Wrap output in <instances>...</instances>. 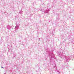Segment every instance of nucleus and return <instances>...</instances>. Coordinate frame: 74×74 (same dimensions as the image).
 <instances>
[{
	"label": "nucleus",
	"instance_id": "1",
	"mask_svg": "<svg viewBox=\"0 0 74 74\" xmlns=\"http://www.w3.org/2000/svg\"><path fill=\"white\" fill-rule=\"evenodd\" d=\"M47 10H46L45 12L44 11L45 14V13H47V14H48V13H49V6H48L47 7Z\"/></svg>",
	"mask_w": 74,
	"mask_h": 74
},
{
	"label": "nucleus",
	"instance_id": "2",
	"mask_svg": "<svg viewBox=\"0 0 74 74\" xmlns=\"http://www.w3.org/2000/svg\"><path fill=\"white\" fill-rule=\"evenodd\" d=\"M18 26H16L15 27V28L16 29V30H17V29H18Z\"/></svg>",
	"mask_w": 74,
	"mask_h": 74
},
{
	"label": "nucleus",
	"instance_id": "3",
	"mask_svg": "<svg viewBox=\"0 0 74 74\" xmlns=\"http://www.w3.org/2000/svg\"><path fill=\"white\" fill-rule=\"evenodd\" d=\"M59 56L60 57H62V56H63V54L62 53H61V54H59Z\"/></svg>",
	"mask_w": 74,
	"mask_h": 74
},
{
	"label": "nucleus",
	"instance_id": "4",
	"mask_svg": "<svg viewBox=\"0 0 74 74\" xmlns=\"http://www.w3.org/2000/svg\"><path fill=\"white\" fill-rule=\"evenodd\" d=\"M69 59H66V62H69Z\"/></svg>",
	"mask_w": 74,
	"mask_h": 74
},
{
	"label": "nucleus",
	"instance_id": "5",
	"mask_svg": "<svg viewBox=\"0 0 74 74\" xmlns=\"http://www.w3.org/2000/svg\"><path fill=\"white\" fill-rule=\"evenodd\" d=\"M63 56H65V54H62Z\"/></svg>",
	"mask_w": 74,
	"mask_h": 74
},
{
	"label": "nucleus",
	"instance_id": "6",
	"mask_svg": "<svg viewBox=\"0 0 74 74\" xmlns=\"http://www.w3.org/2000/svg\"><path fill=\"white\" fill-rule=\"evenodd\" d=\"M10 26H9L8 28H7V29H10Z\"/></svg>",
	"mask_w": 74,
	"mask_h": 74
},
{
	"label": "nucleus",
	"instance_id": "7",
	"mask_svg": "<svg viewBox=\"0 0 74 74\" xmlns=\"http://www.w3.org/2000/svg\"><path fill=\"white\" fill-rule=\"evenodd\" d=\"M1 68H3V67L2 66V67H1Z\"/></svg>",
	"mask_w": 74,
	"mask_h": 74
},
{
	"label": "nucleus",
	"instance_id": "8",
	"mask_svg": "<svg viewBox=\"0 0 74 74\" xmlns=\"http://www.w3.org/2000/svg\"><path fill=\"white\" fill-rule=\"evenodd\" d=\"M8 25H7V27H8Z\"/></svg>",
	"mask_w": 74,
	"mask_h": 74
},
{
	"label": "nucleus",
	"instance_id": "9",
	"mask_svg": "<svg viewBox=\"0 0 74 74\" xmlns=\"http://www.w3.org/2000/svg\"><path fill=\"white\" fill-rule=\"evenodd\" d=\"M0 74H1V73H0Z\"/></svg>",
	"mask_w": 74,
	"mask_h": 74
}]
</instances>
